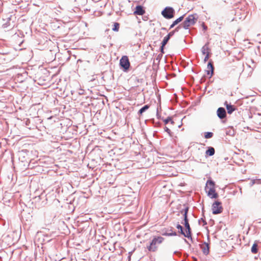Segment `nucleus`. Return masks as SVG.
Masks as SVG:
<instances>
[{"mask_svg":"<svg viewBox=\"0 0 261 261\" xmlns=\"http://www.w3.org/2000/svg\"><path fill=\"white\" fill-rule=\"evenodd\" d=\"M161 13L164 18L170 19L174 17L175 10L172 7H166Z\"/></svg>","mask_w":261,"mask_h":261,"instance_id":"nucleus-4","label":"nucleus"},{"mask_svg":"<svg viewBox=\"0 0 261 261\" xmlns=\"http://www.w3.org/2000/svg\"><path fill=\"white\" fill-rule=\"evenodd\" d=\"M172 228L171 227V228L169 230H166L165 231L163 230L162 234L163 236H175L177 235V233L175 231H172Z\"/></svg>","mask_w":261,"mask_h":261,"instance_id":"nucleus-11","label":"nucleus"},{"mask_svg":"<svg viewBox=\"0 0 261 261\" xmlns=\"http://www.w3.org/2000/svg\"><path fill=\"white\" fill-rule=\"evenodd\" d=\"M185 15H183L173 21L176 25L184 19Z\"/></svg>","mask_w":261,"mask_h":261,"instance_id":"nucleus-23","label":"nucleus"},{"mask_svg":"<svg viewBox=\"0 0 261 261\" xmlns=\"http://www.w3.org/2000/svg\"><path fill=\"white\" fill-rule=\"evenodd\" d=\"M250 62L252 63H254V61L252 59H250V60L248 61V63H249Z\"/></svg>","mask_w":261,"mask_h":261,"instance_id":"nucleus-37","label":"nucleus"},{"mask_svg":"<svg viewBox=\"0 0 261 261\" xmlns=\"http://www.w3.org/2000/svg\"><path fill=\"white\" fill-rule=\"evenodd\" d=\"M164 238L162 237H155L151 242L149 246H147V249L149 251L155 252L158 248V245L161 244Z\"/></svg>","mask_w":261,"mask_h":261,"instance_id":"nucleus-3","label":"nucleus"},{"mask_svg":"<svg viewBox=\"0 0 261 261\" xmlns=\"http://www.w3.org/2000/svg\"><path fill=\"white\" fill-rule=\"evenodd\" d=\"M225 133L227 135L233 136L234 135L235 132L233 129L229 128L226 130Z\"/></svg>","mask_w":261,"mask_h":261,"instance_id":"nucleus-18","label":"nucleus"},{"mask_svg":"<svg viewBox=\"0 0 261 261\" xmlns=\"http://www.w3.org/2000/svg\"><path fill=\"white\" fill-rule=\"evenodd\" d=\"M215 149L213 147H209L206 151V154L209 156H212L215 154Z\"/></svg>","mask_w":261,"mask_h":261,"instance_id":"nucleus-15","label":"nucleus"},{"mask_svg":"<svg viewBox=\"0 0 261 261\" xmlns=\"http://www.w3.org/2000/svg\"><path fill=\"white\" fill-rule=\"evenodd\" d=\"M170 39V38L167 35L166 36H165L163 40L162 41V44L163 45V46H165L166 45V44L168 43V42Z\"/></svg>","mask_w":261,"mask_h":261,"instance_id":"nucleus-22","label":"nucleus"},{"mask_svg":"<svg viewBox=\"0 0 261 261\" xmlns=\"http://www.w3.org/2000/svg\"><path fill=\"white\" fill-rule=\"evenodd\" d=\"M197 19L198 17L196 14L189 15L186 18L184 21L181 23L182 28L185 30L189 29L190 26L193 25L196 23Z\"/></svg>","mask_w":261,"mask_h":261,"instance_id":"nucleus-2","label":"nucleus"},{"mask_svg":"<svg viewBox=\"0 0 261 261\" xmlns=\"http://www.w3.org/2000/svg\"><path fill=\"white\" fill-rule=\"evenodd\" d=\"M210 58V53L207 52L205 58H204V62L205 63Z\"/></svg>","mask_w":261,"mask_h":261,"instance_id":"nucleus-28","label":"nucleus"},{"mask_svg":"<svg viewBox=\"0 0 261 261\" xmlns=\"http://www.w3.org/2000/svg\"><path fill=\"white\" fill-rule=\"evenodd\" d=\"M164 46H163V45L162 44V46H161V48H160V49H161V51L162 53H164V51H163V50H164Z\"/></svg>","mask_w":261,"mask_h":261,"instance_id":"nucleus-36","label":"nucleus"},{"mask_svg":"<svg viewBox=\"0 0 261 261\" xmlns=\"http://www.w3.org/2000/svg\"><path fill=\"white\" fill-rule=\"evenodd\" d=\"M223 207L221 206V202L216 201L212 205L213 214L216 215L222 212Z\"/></svg>","mask_w":261,"mask_h":261,"instance_id":"nucleus-5","label":"nucleus"},{"mask_svg":"<svg viewBox=\"0 0 261 261\" xmlns=\"http://www.w3.org/2000/svg\"><path fill=\"white\" fill-rule=\"evenodd\" d=\"M175 25H176V24H174V22H173V23L170 25L169 29H172V28H173Z\"/></svg>","mask_w":261,"mask_h":261,"instance_id":"nucleus-35","label":"nucleus"},{"mask_svg":"<svg viewBox=\"0 0 261 261\" xmlns=\"http://www.w3.org/2000/svg\"><path fill=\"white\" fill-rule=\"evenodd\" d=\"M260 179H252L250 181V185L251 186H253L255 184H259L260 183Z\"/></svg>","mask_w":261,"mask_h":261,"instance_id":"nucleus-25","label":"nucleus"},{"mask_svg":"<svg viewBox=\"0 0 261 261\" xmlns=\"http://www.w3.org/2000/svg\"><path fill=\"white\" fill-rule=\"evenodd\" d=\"M215 184L213 180L211 179L207 180L206 184L205 190H208L210 188H211L212 187H215Z\"/></svg>","mask_w":261,"mask_h":261,"instance_id":"nucleus-14","label":"nucleus"},{"mask_svg":"<svg viewBox=\"0 0 261 261\" xmlns=\"http://www.w3.org/2000/svg\"><path fill=\"white\" fill-rule=\"evenodd\" d=\"M162 30H166V28H162Z\"/></svg>","mask_w":261,"mask_h":261,"instance_id":"nucleus-39","label":"nucleus"},{"mask_svg":"<svg viewBox=\"0 0 261 261\" xmlns=\"http://www.w3.org/2000/svg\"><path fill=\"white\" fill-rule=\"evenodd\" d=\"M119 29V23L118 22H115L113 24V27L112 28V30L113 31H118Z\"/></svg>","mask_w":261,"mask_h":261,"instance_id":"nucleus-21","label":"nucleus"},{"mask_svg":"<svg viewBox=\"0 0 261 261\" xmlns=\"http://www.w3.org/2000/svg\"><path fill=\"white\" fill-rule=\"evenodd\" d=\"M9 26L8 22L5 23L3 24V28H6Z\"/></svg>","mask_w":261,"mask_h":261,"instance_id":"nucleus-32","label":"nucleus"},{"mask_svg":"<svg viewBox=\"0 0 261 261\" xmlns=\"http://www.w3.org/2000/svg\"><path fill=\"white\" fill-rule=\"evenodd\" d=\"M188 211H189V207H186L184 210H183L182 211H181V213H184L183 216H184V225H185V226L186 229V236H185V237H186L188 239L190 238L192 239L191 229L190 226V224L189 223V220L188 219Z\"/></svg>","mask_w":261,"mask_h":261,"instance_id":"nucleus-1","label":"nucleus"},{"mask_svg":"<svg viewBox=\"0 0 261 261\" xmlns=\"http://www.w3.org/2000/svg\"><path fill=\"white\" fill-rule=\"evenodd\" d=\"M181 28H182V27L181 23H180L179 25H178L177 27H176V28H175V29L174 30V31H175V32H178V31H179V30Z\"/></svg>","mask_w":261,"mask_h":261,"instance_id":"nucleus-27","label":"nucleus"},{"mask_svg":"<svg viewBox=\"0 0 261 261\" xmlns=\"http://www.w3.org/2000/svg\"><path fill=\"white\" fill-rule=\"evenodd\" d=\"M164 129H165V132H166L168 134H169V135L171 136V132L170 130V129L166 126L165 127Z\"/></svg>","mask_w":261,"mask_h":261,"instance_id":"nucleus-29","label":"nucleus"},{"mask_svg":"<svg viewBox=\"0 0 261 261\" xmlns=\"http://www.w3.org/2000/svg\"><path fill=\"white\" fill-rule=\"evenodd\" d=\"M149 106L148 105H146L144 106L138 111V114L142 115L144 112H145L146 110H147L149 109Z\"/></svg>","mask_w":261,"mask_h":261,"instance_id":"nucleus-17","label":"nucleus"},{"mask_svg":"<svg viewBox=\"0 0 261 261\" xmlns=\"http://www.w3.org/2000/svg\"><path fill=\"white\" fill-rule=\"evenodd\" d=\"M207 196L211 198H217L218 197V194L216 192L215 187L210 188L208 190H206Z\"/></svg>","mask_w":261,"mask_h":261,"instance_id":"nucleus-9","label":"nucleus"},{"mask_svg":"<svg viewBox=\"0 0 261 261\" xmlns=\"http://www.w3.org/2000/svg\"><path fill=\"white\" fill-rule=\"evenodd\" d=\"M202 26L203 29L204 30H207V27L204 24V23H202Z\"/></svg>","mask_w":261,"mask_h":261,"instance_id":"nucleus-34","label":"nucleus"},{"mask_svg":"<svg viewBox=\"0 0 261 261\" xmlns=\"http://www.w3.org/2000/svg\"><path fill=\"white\" fill-rule=\"evenodd\" d=\"M224 106L226 107L227 113L229 114H231L236 110V108L233 105H231L230 103H228L227 101H225L224 103Z\"/></svg>","mask_w":261,"mask_h":261,"instance_id":"nucleus-10","label":"nucleus"},{"mask_svg":"<svg viewBox=\"0 0 261 261\" xmlns=\"http://www.w3.org/2000/svg\"><path fill=\"white\" fill-rule=\"evenodd\" d=\"M136 81H137V82H138V83H140V82L142 83L143 81V79H140L138 77H136Z\"/></svg>","mask_w":261,"mask_h":261,"instance_id":"nucleus-33","label":"nucleus"},{"mask_svg":"<svg viewBox=\"0 0 261 261\" xmlns=\"http://www.w3.org/2000/svg\"><path fill=\"white\" fill-rule=\"evenodd\" d=\"M174 254H179V252H177V251H175V252H174Z\"/></svg>","mask_w":261,"mask_h":261,"instance_id":"nucleus-38","label":"nucleus"},{"mask_svg":"<svg viewBox=\"0 0 261 261\" xmlns=\"http://www.w3.org/2000/svg\"><path fill=\"white\" fill-rule=\"evenodd\" d=\"M164 121L165 124H167L169 122H171V123L172 124L174 123L173 121L172 120V118L170 117H168L166 119L164 120Z\"/></svg>","mask_w":261,"mask_h":261,"instance_id":"nucleus-26","label":"nucleus"},{"mask_svg":"<svg viewBox=\"0 0 261 261\" xmlns=\"http://www.w3.org/2000/svg\"><path fill=\"white\" fill-rule=\"evenodd\" d=\"M201 248L202 249L203 253L207 255L209 253V246L207 243H204L201 246Z\"/></svg>","mask_w":261,"mask_h":261,"instance_id":"nucleus-13","label":"nucleus"},{"mask_svg":"<svg viewBox=\"0 0 261 261\" xmlns=\"http://www.w3.org/2000/svg\"><path fill=\"white\" fill-rule=\"evenodd\" d=\"M201 222H203V225H205L206 224V222L205 221V220L203 219V218H201L199 220V223L200 224Z\"/></svg>","mask_w":261,"mask_h":261,"instance_id":"nucleus-30","label":"nucleus"},{"mask_svg":"<svg viewBox=\"0 0 261 261\" xmlns=\"http://www.w3.org/2000/svg\"><path fill=\"white\" fill-rule=\"evenodd\" d=\"M176 228H177L178 229L180 230L179 232H180L181 234L184 235L185 237V236H186V232H184V229H183V227H182V226L181 225H180V224H178L176 225Z\"/></svg>","mask_w":261,"mask_h":261,"instance_id":"nucleus-20","label":"nucleus"},{"mask_svg":"<svg viewBox=\"0 0 261 261\" xmlns=\"http://www.w3.org/2000/svg\"><path fill=\"white\" fill-rule=\"evenodd\" d=\"M209 50L208 42L206 43L201 48V52L203 55L206 54Z\"/></svg>","mask_w":261,"mask_h":261,"instance_id":"nucleus-16","label":"nucleus"},{"mask_svg":"<svg viewBox=\"0 0 261 261\" xmlns=\"http://www.w3.org/2000/svg\"><path fill=\"white\" fill-rule=\"evenodd\" d=\"M207 70H206V74L208 75H210V78L212 77L213 74H214V67L213 65V62L212 61L208 62L207 66Z\"/></svg>","mask_w":261,"mask_h":261,"instance_id":"nucleus-8","label":"nucleus"},{"mask_svg":"<svg viewBox=\"0 0 261 261\" xmlns=\"http://www.w3.org/2000/svg\"><path fill=\"white\" fill-rule=\"evenodd\" d=\"M258 251V245L256 243H254L251 247V252L253 253H256Z\"/></svg>","mask_w":261,"mask_h":261,"instance_id":"nucleus-19","label":"nucleus"},{"mask_svg":"<svg viewBox=\"0 0 261 261\" xmlns=\"http://www.w3.org/2000/svg\"><path fill=\"white\" fill-rule=\"evenodd\" d=\"M217 115L220 119H224L226 117V112L225 109L223 107L219 108L217 111Z\"/></svg>","mask_w":261,"mask_h":261,"instance_id":"nucleus-7","label":"nucleus"},{"mask_svg":"<svg viewBox=\"0 0 261 261\" xmlns=\"http://www.w3.org/2000/svg\"><path fill=\"white\" fill-rule=\"evenodd\" d=\"M134 13L138 15H142L145 13L143 7L141 5L136 6Z\"/></svg>","mask_w":261,"mask_h":261,"instance_id":"nucleus-12","label":"nucleus"},{"mask_svg":"<svg viewBox=\"0 0 261 261\" xmlns=\"http://www.w3.org/2000/svg\"><path fill=\"white\" fill-rule=\"evenodd\" d=\"M175 31H172L171 32H170L168 35L167 36H169V37L170 38L172 36L174 35V33H175Z\"/></svg>","mask_w":261,"mask_h":261,"instance_id":"nucleus-31","label":"nucleus"},{"mask_svg":"<svg viewBox=\"0 0 261 261\" xmlns=\"http://www.w3.org/2000/svg\"><path fill=\"white\" fill-rule=\"evenodd\" d=\"M213 133L212 132H206L204 134V138L205 139H210L213 137Z\"/></svg>","mask_w":261,"mask_h":261,"instance_id":"nucleus-24","label":"nucleus"},{"mask_svg":"<svg viewBox=\"0 0 261 261\" xmlns=\"http://www.w3.org/2000/svg\"><path fill=\"white\" fill-rule=\"evenodd\" d=\"M120 65L124 71H126L130 66V63L127 56H123L120 60Z\"/></svg>","mask_w":261,"mask_h":261,"instance_id":"nucleus-6","label":"nucleus"}]
</instances>
